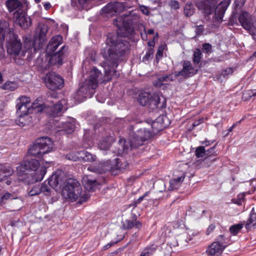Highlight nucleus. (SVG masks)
Wrapping results in <instances>:
<instances>
[{
  "label": "nucleus",
  "mask_w": 256,
  "mask_h": 256,
  "mask_svg": "<svg viewBox=\"0 0 256 256\" xmlns=\"http://www.w3.org/2000/svg\"><path fill=\"white\" fill-rule=\"evenodd\" d=\"M62 198L68 202H75L77 200L80 204L85 202L89 198L86 192H82V187L75 180H68L62 191Z\"/></svg>",
  "instance_id": "obj_1"
},
{
  "label": "nucleus",
  "mask_w": 256,
  "mask_h": 256,
  "mask_svg": "<svg viewBox=\"0 0 256 256\" xmlns=\"http://www.w3.org/2000/svg\"><path fill=\"white\" fill-rule=\"evenodd\" d=\"M128 46V43L120 39L118 35L109 34L106 44L102 45V53L105 58L112 53L120 54L126 50Z\"/></svg>",
  "instance_id": "obj_2"
},
{
  "label": "nucleus",
  "mask_w": 256,
  "mask_h": 256,
  "mask_svg": "<svg viewBox=\"0 0 256 256\" xmlns=\"http://www.w3.org/2000/svg\"><path fill=\"white\" fill-rule=\"evenodd\" d=\"M28 167L30 173L28 175H24L26 178H21L24 183L29 184L42 181L46 172V169L50 166V162L44 160H33L28 162Z\"/></svg>",
  "instance_id": "obj_3"
},
{
  "label": "nucleus",
  "mask_w": 256,
  "mask_h": 256,
  "mask_svg": "<svg viewBox=\"0 0 256 256\" xmlns=\"http://www.w3.org/2000/svg\"><path fill=\"white\" fill-rule=\"evenodd\" d=\"M54 142L48 137H41L37 138L28 150L30 156L41 158L54 149Z\"/></svg>",
  "instance_id": "obj_4"
},
{
  "label": "nucleus",
  "mask_w": 256,
  "mask_h": 256,
  "mask_svg": "<svg viewBox=\"0 0 256 256\" xmlns=\"http://www.w3.org/2000/svg\"><path fill=\"white\" fill-rule=\"evenodd\" d=\"M16 110L18 116L16 123L19 126H23L28 123V120H29L28 114L32 111L30 98L24 96L20 98L17 100Z\"/></svg>",
  "instance_id": "obj_5"
},
{
  "label": "nucleus",
  "mask_w": 256,
  "mask_h": 256,
  "mask_svg": "<svg viewBox=\"0 0 256 256\" xmlns=\"http://www.w3.org/2000/svg\"><path fill=\"white\" fill-rule=\"evenodd\" d=\"M136 20H133L130 16L118 17L114 22L118 28V34L121 36H128L134 32L133 24Z\"/></svg>",
  "instance_id": "obj_6"
},
{
  "label": "nucleus",
  "mask_w": 256,
  "mask_h": 256,
  "mask_svg": "<svg viewBox=\"0 0 256 256\" xmlns=\"http://www.w3.org/2000/svg\"><path fill=\"white\" fill-rule=\"evenodd\" d=\"M150 133L145 129H141L138 132L136 138H132L129 140H119L120 144L123 146V150L127 152L133 148L141 145L144 141L150 136Z\"/></svg>",
  "instance_id": "obj_7"
},
{
  "label": "nucleus",
  "mask_w": 256,
  "mask_h": 256,
  "mask_svg": "<svg viewBox=\"0 0 256 256\" xmlns=\"http://www.w3.org/2000/svg\"><path fill=\"white\" fill-rule=\"evenodd\" d=\"M26 50H22V44L19 38L16 35H12L8 42L7 52L13 58L16 56H24Z\"/></svg>",
  "instance_id": "obj_8"
},
{
  "label": "nucleus",
  "mask_w": 256,
  "mask_h": 256,
  "mask_svg": "<svg viewBox=\"0 0 256 256\" xmlns=\"http://www.w3.org/2000/svg\"><path fill=\"white\" fill-rule=\"evenodd\" d=\"M238 21L245 30H248L254 38H256V20L248 12L243 11L240 14Z\"/></svg>",
  "instance_id": "obj_9"
},
{
  "label": "nucleus",
  "mask_w": 256,
  "mask_h": 256,
  "mask_svg": "<svg viewBox=\"0 0 256 256\" xmlns=\"http://www.w3.org/2000/svg\"><path fill=\"white\" fill-rule=\"evenodd\" d=\"M228 245L227 239L223 235H220L208 248L207 254L210 256H218L222 253Z\"/></svg>",
  "instance_id": "obj_10"
},
{
  "label": "nucleus",
  "mask_w": 256,
  "mask_h": 256,
  "mask_svg": "<svg viewBox=\"0 0 256 256\" xmlns=\"http://www.w3.org/2000/svg\"><path fill=\"white\" fill-rule=\"evenodd\" d=\"M44 82L46 86L52 90L61 89L64 85V78L55 72L48 74L45 76Z\"/></svg>",
  "instance_id": "obj_11"
},
{
  "label": "nucleus",
  "mask_w": 256,
  "mask_h": 256,
  "mask_svg": "<svg viewBox=\"0 0 256 256\" xmlns=\"http://www.w3.org/2000/svg\"><path fill=\"white\" fill-rule=\"evenodd\" d=\"M48 31V26L46 24H40L36 29V38H38V44H42L46 39V35ZM37 39L34 40V42H28L24 44V48L30 49L32 46L34 47V50H36L35 44L37 42Z\"/></svg>",
  "instance_id": "obj_12"
},
{
  "label": "nucleus",
  "mask_w": 256,
  "mask_h": 256,
  "mask_svg": "<svg viewBox=\"0 0 256 256\" xmlns=\"http://www.w3.org/2000/svg\"><path fill=\"white\" fill-rule=\"evenodd\" d=\"M12 18L16 24L19 25L23 28H28L32 24L30 18L26 16L24 10L14 12Z\"/></svg>",
  "instance_id": "obj_13"
},
{
  "label": "nucleus",
  "mask_w": 256,
  "mask_h": 256,
  "mask_svg": "<svg viewBox=\"0 0 256 256\" xmlns=\"http://www.w3.org/2000/svg\"><path fill=\"white\" fill-rule=\"evenodd\" d=\"M140 104L142 106L148 104L157 106L160 103V98L158 94H154L152 96L148 92H142L138 97Z\"/></svg>",
  "instance_id": "obj_14"
},
{
  "label": "nucleus",
  "mask_w": 256,
  "mask_h": 256,
  "mask_svg": "<svg viewBox=\"0 0 256 256\" xmlns=\"http://www.w3.org/2000/svg\"><path fill=\"white\" fill-rule=\"evenodd\" d=\"M12 174V170L10 168L0 164V181H5L8 186L12 184V180L15 176Z\"/></svg>",
  "instance_id": "obj_15"
},
{
  "label": "nucleus",
  "mask_w": 256,
  "mask_h": 256,
  "mask_svg": "<svg viewBox=\"0 0 256 256\" xmlns=\"http://www.w3.org/2000/svg\"><path fill=\"white\" fill-rule=\"evenodd\" d=\"M64 180V176L62 172L56 173L48 179V184L50 186L57 190L61 186Z\"/></svg>",
  "instance_id": "obj_16"
},
{
  "label": "nucleus",
  "mask_w": 256,
  "mask_h": 256,
  "mask_svg": "<svg viewBox=\"0 0 256 256\" xmlns=\"http://www.w3.org/2000/svg\"><path fill=\"white\" fill-rule=\"evenodd\" d=\"M28 166L26 162H22L16 167V173L18 176L17 180H12V185L14 186H17L20 184V182H24L21 178H26V176L24 175H28V174H25L24 172L28 170Z\"/></svg>",
  "instance_id": "obj_17"
},
{
  "label": "nucleus",
  "mask_w": 256,
  "mask_h": 256,
  "mask_svg": "<svg viewBox=\"0 0 256 256\" xmlns=\"http://www.w3.org/2000/svg\"><path fill=\"white\" fill-rule=\"evenodd\" d=\"M197 71L198 69L194 67L190 62L184 61L182 70L177 74L184 76H191L196 74Z\"/></svg>",
  "instance_id": "obj_18"
},
{
  "label": "nucleus",
  "mask_w": 256,
  "mask_h": 256,
  "mask_svg": "<svg viewBox=\"0 0 256 256\" xmlns=\"http://www.w3.org/2000/svg\"><path fill=\"white\" fill-rule=\"evenodd\" d=\"M228 0H224L216 8L215 11L216 18L218 20H222L224 14L230 5Z\"/></svg>",
  "instance_id": "obj_19"
},
{
  "label": "nucleus",
  "mask_w": 256,
  "mask_h": 256,
  "mask_svg": "<svg viewBox=\"0 0 256 256\" xmlns=\"http://www.w3.org/2000/svg\"><path fill=\"white\" fill-rule=\"evenodd\" d=\"M101 74L96 68H94L90 72V78L88 82V84L92 88L94 89L98 85L99 81L98 78Z\"/></svg>",
  "instance_id": "obj_20"
},
{
  "label": "nucleus",
  "mask_w": 256,
  "mask_h": 256,
  "mask_svg": "<svg viewBox=\"0 0 256 256\" xmlns=\"http://www.w3.org/2000/svg\"><path fill=\"white\" fill-rule=\"evenodd\" d=\"M124 8V5L122 2H114L108 4L102 9V10L108 14H112V12H120Z\"/></svg>",
  "instance_id": "obj_21"
},
{
  "label": "nucleus",
  "mask_w": 256,
  "mask_h": 256,
  "mask_svg": "<svg viewBox=\"0 0 256 256\" xmlns=\"http://www.w3.org/2000/svg\"><path fill=\"white\" fill-rule=\"evenodd\" d=\"M82 183L86 190H94L98 184V182L91 176H84L82 179Z\"/></svg>",
  "instance_id": "obj_22"
},
{
  "label": "nucleus",
  "mask_w": 256,
  "mask_h": 256,
  "mask_svg": "<svg viewBox=\"0 0 256 256\" xmlns=\"http://www.w3.org/2000/svg\"><path fill=\"white\" fill-rule=\"evenodd\" d=\"M65 104L66 101L62 100L56 104L53 107H50L48 105L47 110L48 111V112L46 113L53 116H55L62 110L64 105Z\"/></svg>",
  "instance_id": "obj_23"
},
{
  "label": "nucleus",
  "mask_w": 256,
  "mask_h": 256,
  "mask_svg": "<svg viewBox=\"0 0 256 256\" xmlns=\"http://www.w3.org/2000/svg\"><path fill=\"white\" fill-rule=\"evenodd\" d=\"M6 5L10 12L14 10H15L14 12H18L19 10H23V5L18 0H8L6 2Z\"/></svg>",
  "instance_id": "obj_24"
},
{
  "label": "nucleus",
  "mask_w": 256,
  "mask_h": 256,
  "mask_svg": "<svg viewBox=\"0 0 256 256\" xmlns=\"http://www.w3.org/2000/svg\"><path fill=\"white\" fill-rule=\"evenodd\" d=\"M178 74H170L168 76H160L158 80L154 82V84L158 87H160L164 82H168L172 81L174 79Z\"/></svg>",
  "instance_id": "obj_25"
},
{
  "label": "nucleus",
  "mask_w": 256,
  "mask_h": 256,
  "mask_svg": "<svg viewBox=\"0 0 256 256\" xmlns=\"http://www.w3.org/2000/svg\"><path fill=\"white\" fill-rule=\"evenodd\" d=\"M47 104H42V98H40L34 102L32 105L30 104V108L36 109L38 112H48V111L47 110Z\"/></svg>",
  "instance_id": "obj_26"
},
{
  "label": "nucleus",
  "mask_w": 256,
  "mask_h": 256,
  "mask_svg": "<svg viewBox=\"0 0 256 256\" xmlns=\"http://www.w3.org/2000/svg\"><path fill=\"white\" fill-rule=\"evenodd\" d=\"M62 38L59 35L52 38L48 45V49L54 51L56 50L58 47L62 44Z\"/></svg>",
  "instance_id": "obj_27"
},
{
  "label": "nucleus",
  "mask_w": 256,
  "mask_h": 256,
  "mask_svg": "<svg viewBox=\"0 0 256 256\" xmlns=\"http://www.w3.org/2000/svg\"><path fill=\"white\" fill-rule=\"evenodd\" d=\"M75 120L70 118L69 120L65 123L62 124V129L60 130L66 131L67 133L72 132L76 128Z\"/></svg>",
  "instance_id": "obj_28"
},
{
  "label": "nucleus",
  "mask_w": 256,
  "mask_h": 256,
  "mask_svg": "<svg viewBox=\"0 0 256 256\" xmlns=\"http://www.w3.org/2000/svg\"><path fill=\"white\" fill-rule=\"evenodd\" d=\"M63 55L64 53L62 50L53 54L50 60V63L54 65L62 64L63 60Z\"/></svg>",
  "instance_id": "obj_29"
},
{
  "label": "nucleus",
  "mask_w": 256,
  "mask_h": 256,
  "mask_svg": "<svg viewBox=\"0 0 256 256\" xmlns=\"http://www.w3.org/2000/svg\"><path fill=\"white\" fill-rule=\"evenodd\" d=\"M246 228L250 230L256 226V213L251 212L250 218L246 222H244Z\"/></svg>",
  "instance_id": "obj_30"
},
{
  "label": "nucleus",
  "mask_w": 256,
  "mask_h": 256,
  "mask_svg": "<svg viewBox=\"0 0 256 256\" xmlns=\"http://www.w3.org/2000/svg\"><path fill=\"white\" fill-rule=\"evenodd\" d=\"M184 178V176L182 175L180 177L171 180L170 182V189L174 190L178 188L182 184Z\"/></svg>",
  "instance_id": "obj_31"
},
{
  "label": "nucleus",
  "mask_w": 256,
  "mask_h": 256,
  "mask_svg": "<svg viewBox=\"0 0 256 256\" xmlns=\"http://www.w3.org/2000/svg\"><path fill=\"white\" fill-rule=\"evenodd\" d=\"M122 226L125 228H132L134 227L140 228L142 227V224L138 220H126L123 222Z\"/></svg>",
  "instance_id": "obj_32"
},
{
  "label": "nucleus",
  "mask_w": 256,
  "mask_h": 256,
  "mask_svg": "<svg viewBox=\"0 0 256 256\" xmlns=\"http://www.w3.org/2000/svg\"><path fill=\"white\" fill-rule=\"evenodd\" d=\"M80 155V160L84 162H92L96 159V156L86 151H80L78 153Z\"/></svg>",
  "instance_id": "obj_33"
},
{
  "label": "nucleus",
  "mask_w": 256,
  "mask_h": 256,
  "mask_svg": "<svg viewBox=\"0 0 256 256\" xmlns=\"http://www.w3.org/2000/svg\"><path fill=\"white\" fill-rule=\"evenodd\" d=\"M112 141V138H107L106 139L103 140L100 142L98 144V147L101 150H107L110 148Z\"/></svg>",
  "instance_id": "obj_34"
},
{
  "label": "nucleus",
  "mask_w": 256,
  "mask_h": 256,
  "mask_svg": "<svg viewBox=\"0 0 256 256\" xmlns=\"http://www.w3.org/2000/svg\"><path fill=\"white\" fill-rule=\"evenodd\" d=\"M156 247L154 245L146 247L141 252L140 256H151L156 250Z\"/></svg>",
  "instance_id": "obj_35"
},
{
  "label": "nucleus",
  "mask_w": 256,
  "mask_h": 256,
  "mask_svg": "<svg viewBox=\"0 0 256 256\" xmlns=\"http://www.w3.org/2000/svg\"><path fill=\"white\" fill-rule=\"evenodd\" d=\"M18 87V84L14 82H6L2 86V88L4 90H8L13 91L16 89Z\"/></svg>",
  "instance_id": "obj_36"
},
{
  "label": "nucleus",
  "mask_w": 256,
  "mask_h": 256,
  "mask_svg": "<svg viewBox=\"0 0 256 256\" xmlns=\"http://www.w3.org/2000/svg\"><path fill=\"white\" fill-rule=\"evenodd\" d=\"M194 12V8L193 5L190 4H186L184 8V14L187 16L192 15Z\"/></svg>",
  "instance_id": "obj_37"
},
{
  "label": "nucleus",
  "mask_w": 256,
  "mask_h": 256,
  "mask_svg": "<svg viewBox=\"0 0 256 256\" xmlns=\"http://www.w3.org/2000/svg\"><path fill=\"white\" fill-rule=\"evenodd\" d=\"M244 222L234 224L230 226V232L232 234L236 235L244 227Z\"/></svg>",
  "instance_id": "obj_38"
},
{
  "label": "nucleus",
  "mask_w": 256,
  "mask_h": 256,
  "mask_svg": "<svg viewBox=\"0 0 256 256\" xmlns=\"http://www.w3.org/2000/svg\"><path fill=\"white\" fill-rule=\"evenodd\" d=\"M12 194L9 192H6L0 196V204H2L10 200L16 199Z\"/></svg>",
  "instance_id": "obj_39"
},
{
  "label": "nucleus",
  "mask_w": 256,
  "mask_h": 256,
  "mask_svg": "<svg viewBox=\"0 0 256 256\" xmlns=\"http://www.w3.org/2000/svg\"><path fill=\"white\" fill-rule=\"evenodd\" d=\"M202 52L199 49H196L194 54L193 62L195 64H198L201 60Z\"/></svg>",
  "instance_id": "obj_40"
},
{
  "label": "nucleus",
  "mask_w": 256,
  "mask_h": 256,
  "mask_svg": "<svg viewBox=\"0 0 256 256\" xmlns=\"http://www.w3.org/2000/svg\"><path fill=\"white\" fill-rule=\"evenodd\" d=\"M206 152L204 146H199L196 149V155L198 158H202L208 154Z\"/></svg>",
  "instance_id": "obj_41"
},
{
  "label": "nucleus",
  "mask_w": 256,
  "mask_h": 256,
  "mask_svg": "<svg viewBox=\"0 0 256 256\" xmlns=\"http://www.w3.org/2000/svg\"><path fill=\"white\" fill-rule=\"evenodd\" d=\"M40 186H35L29 191L28 194L30 196H34L40 194Z\"/></svg>",
  "instance_id": "obj_42"
},
{
  "label": "nucleus",
  "mask_w": 256,
  "mask_h": 256,
  "mask_svg": "<svg viewBox=\"0 0 256 256\" xmlns=\"http://www.w3.org/2000/svg\"><path fill=\"white\" fill-rule=\"evenodd\" d=\"M233 73V70L232 68H227L222 70L220 74V78L221 77L226 78L229 75L232 74Z\"/></svg>",
  "instance_id": "obj_43"
},
{
  "label": "nucleus",
  "mask_w": 256,
  "mask_h": 256,
  "mask_svg": "<svg viewBox=\"0 0 256 256\" xmlns=\"http://www.w3.org/2000/svg\"><path fill=\"white\" fill-rule=\"evenodd\" d=\"M166 44H162L158 47L156 55L157 59L160 58L162 56L163 52L166 48Z\"/></svg>",
  "instance_id": "obj_44"
},
{
  "label": "nucleus",
  "mask_w": 256,
  "mask_h": 256,
  "mask_svg": "<svg viewBox=\"0 0 256 256\" xmlns=\"http://www.w3.org/2000/svg\"><path fill=\"white\" fill-rule=\"evenodd\" d=\"M79 152H72V153L70 154L68 156V158L70 159V160H72L73 161H77V160H80V155L78 154V153Z\"/></svg>",
  "instance_id": "obj_45"
},
{
  "label": "nucleus",
  "mask_w": 256,
  "mask_h": 256,
  "mask_svg": "<svg viewBox=\"0 0 256 256\" xmlns=\"http://www.w3.org/2000/svg\"><path fill=\"white\" fill-rule=\"evenodd\" d=\"M41 192H44L46 194H48L50 192V188L47 185L46 182L42 183L41 188H40Z\"/></svg>",
  "instance_id": "obj_46"
},
{
  "label": "nucleus",
  "mask_w": 256,
  "mask_h": 256,
  "mask_svg": "<svg viewBox=\"0 0 256 256\" xmlns=\"http://www.w3.org/2000/svg\"><path fill=\"white\" fill-rule=\"evenodd\" d=\"M168 5L172 9L174 10H176L180 8L179 2L176 0H171Z\"/></svg>",
  "instance_id": "obj_47"
},
{
  "label": "nucleus",
  "mask_w": 256,
  "mask_h": 256,
  "mask_svg": "<svg viewBox=\"0 0 256 256\" xmlns=\"http://www.w3.org/2000/svg\"><path fill=\"white\" fill-rule=\"evenodd\" d=\"M215 4H216V0H212L211 4H210V8H205V10H204L206 14H211V12H212V6H214Z\"/></svg>",
  "instance_id": "obj_48"
},
{
  "label": "nucleus",
  "mask_w": 256,
  "mask_h": 256,
  "mask_svg": "<svg viewBox=\"0 0 256 256\" xmlns=\"http://www.w3.org/2000/svg\"><path fill=\"white\" fill-rule=\"evenodd\" d=\"M140 10L144 14L148 15L149 14V10L148 8L144 6H140Z\"/></svg>",
  "instance_id": "obj_49"
},
{
  "label": "nucleus",
  "mask_w": 256,
  "mask_h": 256,
  "mask_svg": "<svg viewBox=\"0 0 256 256\" xmlns=\"http://www.w3.org/2000/svg\"><path fill=\"white\" fill-rule=\"evenodd\" d=\"M246 0H236L234 4L236 6H242L244 5Z\"/></svg>",
  "instance_id": "obj_50"
},
{
  "label": "nucleus",
  "mask_w": 256,
  "mask_h": 256,
  "mask_svg": "<svg viewBox=\"0 0 256 256\" xmlns=\"http://www.w3.org/2000/svg\"><path fill=\"white\" fill-rule=\"evenodd\" d=\"M244 194H240L238 196V202H236L237 204H242V202L244 201Z\"/></svg>",
  "instance_id": "obj_51"
},
{
  "label": "nucleus",
  "mask_w": 256,
  "mask_h": 256,
  "mask_svg": "<svg viewBox=\"0 0 256 256\" xmlns=\"http://www.w3.org/2000/svg\"><path fill=\"white\" fill-rule=\"evenodd\" d=\"M4 38V32L2 28L0 26V42H2Z\"/></svg>",
  "instance_id": "obj_52"
},
{
  "label": "nucleus",
  "mask_w": 256,
  "mask_h": 256,
  "mask_svg": "<svg viewBox=\"0 0 256 256\" xmlns=\"http://www.w3.org/2000/svg\"><path fill=\"white\" fill-rule=\"evenodd\" d=\"M203 48L206 52H208L210 50L212 46L209 44H205L203 45Z\"/></svg>",
  "instance_id": "obj_53"
},
{
  "label": "nucleus",
  "mask_w": 256,
  "mask_h": 256,
  "mask_svg": "<svg viewBox=\"0 0 256 256\" xmlns=\"http://www.w3.org/2000/svg\"><path fill=\"white\" fill-rule=\"evenodd\" d=\"M215 228V226L213 224L210 225L208 228L206 233L208 235L210 234V232L214 230Z\"/></svg>",
  "instance_id": "obj_54"
},
{
  "label": "nucleus",
  "mask_w": 256,
  "mask_h": 256,
  "mask_svg": "<svg viewBox=\"0 0 256 256\" xmlns=\"http://www.w3.org/2000/svg\"><path fill=\"white\" fill-rule=\"evenodd\" d=\"M203 27L202 26H199L197 27L196 32L198 34H200L203 31Z\"/></svg>",
  "instance_id": "obj_55"
},
{
  "label": "nucleus",
  "mask_w": 256,
  "mask_h": 256,
  "mask_svg": "<svg viewBox=\"0 0 256 256\" xmlns=\"http://www.w3.org/2000/svg\"><path fill=\"white\" fill-rule=\"evenodd\" d=\"M248 92L250 96H256V90H248Z\"/></svg>",
  "instance_id": "obj_56"
},
{
  "label": "nucleus",
  "mask_w": 256,
  "mask_h": 256,
  "mask_svg": "<svg viewBox=\"0 0 256 256\" xmlns=\"http://www.w3.org/2000/svg\"><path fill=\"white\" fill-rule=\"evenodd\" d=\"M188 234L190 235V238L186 239V241L187 242L192 240V236H194V232L192 231H190Z\"/></svg>",
  "instance_id": "obj_57"
},
{
  "label": "nucleus",
  "mask_w": 256,
  "mask_h": 256,
  "mask_svg": "<svg viewBox=\"0 0 256 256\" xmlns=\"http://www.w3.org/2000/svg\"><path fill=\"white\" fill-rule=\"evenodd\" d=\"M44 6L46 10H48L51 7V4L50 2H46L44 4Z\"/></svg>",
  "instance_id": "obj_58"
},
{
  "label": "nucleus",
  "mask_w": 256,
  "mask_h": 256,
  "mask_svg": "<svg viewBox=\"0 0 256 256\" xmlns=\"http://www.w3.org/2000/svg\"><path fill=\"white\" fill-rule=\"evenodd\" d=\"M147 34H154V30L153 29H150L148 30Z\"/></svg>",
  "instance_id": "obj_59"
},
{
  "label": "nucleus",
  "mask_w": 256,
  "mask_h": 256,
  "mask_svg": "<svg viewBox=\"0 0 256 256\" xmlns=\"http://www.w3.org/2000/svg\"><path fill=\"white\" fill-rule=\"evenodd\" d=\"M202 121V120H198V122H195L194 123V126H198V124H200L201 122Z\"/></svg>",
  "instance_id": "obj_60"
},
{
  "label": "nucleus",
  "mask_w": 256,
  "mask_h": 256,
  "mask_svg": "<svg viewBox=\"0 0 256 256\" xmlns=\"http://www.w3.org/2000/svg\"><path fill=\"white\" fill-rule=\"evenodd\" d=\"M88 170H91V171L93 170V171H94V172H100V170H98V169H96V170H92L90 168H88Z\"/></svg>",
  "instance_id": "obj_61"
},
{
  "label": "nucleus",
  "mask_w": 256,
  "mask_h": 256,
  "mask_svg": "<svg viewBox=\"0 0 256 256\" xmlns=\"http://www.w3.org/2000/svg\"><path fill=\"white\" fill-rule=\"evenodd\" d=\"M142 38L143 40H146V38H147V37H146V34H142Z\"/></svg>",
  "instance_id": "obj_62"
},
{
  "label": "nucleus",
  "mask_w": 256,
  "mask_h": 256,
  "mask_svg": "<svg viewBox=\"0 0 256 256\" xmlns=\"http://www.w3.org/2000/svg\"><path fill=\"white\" fill-rule=\"evenodd\" d=\"M158 124V123L157 122H154L152 124V128H154Z\"/></svg>",
  "instance_id": "obj_63"
},
{
  "label": "nucleus",
  "mask_w": 256,
  "mask_h": 256,
  "mask_svg": "<svg viewBox=\"0 0 256 256\" xmlns=\"http://www.w3.org/2000/svg\"><path fill=\"white\" fill-rule=\"evenodd\" d=\"M234 124L230 128L228 129V132H232L234 128Z\"/></svg>",
  "instance_id": "obj_64"
}]
</instances>
